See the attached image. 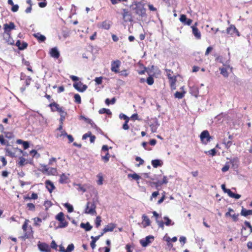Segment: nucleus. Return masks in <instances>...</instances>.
Instances as JSON below:
<instances>
[{"label": "nucleus", "mask_w": 252, "mask_h": 252, "mask_svg": "<svg viewBox=\"0 0 252 252\" xmlns=\"http://www.w3.org/2000/svg\"><path fill=\"white\" fill-rule=\"evenodd\" d=\"M84 212L85 214H90L92 216L96 214V205L94 200L87 202Z\"/></svg>", "instance_id": "1"}, {"label": "nucleus", "mask_w": 252, "mask_h": 252, "mask_svg": "<svg viewBox=\"0 0 252 252\" xmlns=\"http://www.w3.org/2000/svg\"><path fill=\"white\" fill-rule=\"evenodd\" d=\"M133 5H135L133 9L136 14L141 16L142 17L146 16V10L144 7L143 4L141 2L134 1Z\"/></svg>", "instance_id": "2"}, {"label": "nucleus", "mask_w": 252, "mask_h": 252, "mask_svg": "<svg viewBox=\"0 0 252 252\" xmlns=\"http://www.w3.org/2000/svg\"><path fill=\"white\" fill-rule=\"evenodd\" d=\"M56 219L60 221L58 228H64L68 225V222L65 220L63 212L59 213L56 217Z\"/></svg>", "instance_id": "3"}, {"label": "nucleus", "mask_w": 252, "mask_h": 252, "mask_svg": "<svg viewBox=\"0 0 252 252\" xmlns=\"http://www.w3.org/2000/svg\"><path fill=\"white\" fill-rule=\"evenodd\" d=\"M29 221L28 220H26L23 226H22V229L25 232L24 235L23 236V238L24 239H28V238H30L31 236H32V230L31 227H30V229L31 230V232H29V231L27 232Z\"/></svg>", "instance_id": "4"}, {"label": "nucleus", "mask_w": 252, "mask_h": 252, "mask_svg": "<svg viewBox=\"0 0 252 252\" xmlns=\"http://www.w3.org/2000/svg\"><path fill=\"white\" fill-rule=\"evenodd\" d=\"M200 138L202 142L205 144L210 141L211 139V137L210 136L209 132L206 130L203 131L201 133Z\"/></svg>", "instance_id": "5"}, {"label": "nucleus", "mask_w": 252, "mask_h": 252, "mask_svg": "<svg viewBox=\"0 0 252 252\" xmlns=\"http://www.w3.org/2000/svg\"><path fill=\"white\" fill-rule=\"evenodd\" d=\"M154 240V237L152 235L146 236L145 238L140 240V243L143 247H146L151 244Z\"/></svg>", "instance_id": "6"}, {"label": "nucleus", "mask_w": 252, "mask_h": 252, "mask_svg": "<svg viewBox=\"0 0 252 252\" xmlns=\"http://www.w3.org/2000/svg\"><path fill=\"white\" fill-rule=\"evenodd\" d=\"M74 88L80 92H85L88 86L86 85H84L81 82L79 81L78 82H75L73 85Z\"/></svg>", "instance_id": "7"}, {"label": "nucleus", "mask_w": 252, "mask_h": 252, "mask_svg": "<svg viewBox=\"0 0 252 252\" xmlns=\"http://www.w3.org/2000/svg\"><path fill=\"white\" fill-rule=\"evenodd\" d=\"M121 64V62L118 60L112 61L111 63V71L116 73L119 72V68Z\"/></svg>", "instance_id": "8"}, {"label": "nucleus", "mask_w": 252, "mask_h": 252, "mask_svg": "<svg viewBox=\"0 0 252 252\" xmlns=\"http://www.w3.org/2000/svg\"><path fill=\"white\" fill-rule=\"evenodd\" d=\"M226 32L227 34H230L231 36H233L234 33H236L238 36H240V32H238L236 27L234 25H231L226 29Z\"/></svg>", "instance_id": "9"}, {"label": "nucleus", "mask_w": 252, "mask_h": 252, "mask_svg": "<svg viewBox=\"0 0 252 252\" xmlns=\"http://www.w3.org/2000/svg\"><path fill=\"white\" fill-rule=\"evenodd\" d=\"M38 248L41 252H50L51 249L49 245L46 243H41L39 242L38 245Z\"/></svg>", "instance_id": "10"}, {"label": "nucleus", "mask_w": 252, "mask_h": 252, "mask_svg": "<svg viewBox=\"0 0 252 252\" xmlns=\"http://www.w3.org/2000/svg\"><path fill=\"white\" fill-rule=\"evenodd\" d=\"M111 22L108 20H105L103 22L98 24L97 27L99 28H101L104 30H108L110 29L111 26Z\"/></svg>", "instance_id": "11"}, {"label": "nucleus", "mask_w": 252, "mask_h": 252, "mask_svg": "<svg viewBox=\"0 0 252 252\" xmlns=\"http://www.w3.org/2000/svg\"><path fill=\"white\" fill-rule=\"evenodd\" d=\"M123 17L125 22H131L132 21L131 14L126 9H123Z\"/></svg>", "instance_id": "12"}, {"label": "nucleus", "mask_w": 252, "mask_h": 252, "mask_svg": "<svg viewBox=\"0 0 252 252\" xmlns=\"http://www.w3.org/2000/svg\"><path fill=\"white\" fill-rule=\"evenodd\" d=\"M15 28V26L13 22H10L9 24H5L3 25L4 33H10V31Z\"/></svg>", "instance_id": "13"}, {"label": "nucleus", "mask_w": 252, "mask_h": 252, "mask_svg": "<svg viewBox=\"0 0 252 252\" xmlns=\"http://www.w3.org/2000/svg\"><path fill=\"white\" fill-rule=\"evenodd\" d=\"M197 23H195L194 25L191 27L192 29V34L197 39H200L201 37V32L199 30L196 28Z\"/></svg>", "instance_id": "14"}, {"label": "nucleus", "mask_w": 252, "mask_h": 252, "mask_svg": "<svg viewBox=\"0 0 252 252\" xmlns=\"http://www.w3.org/2000/svg\"><path fill=\"white\" fill-rule=\"evenodd\" d=\"M3 37L5 42L9 45H13L14 43V40L11 36L10 33H3Z\"/></svg>", "instance_id": "15"}, {"label": "nucleus", "mask_w": 252, "mask_h": 252, "mask_svg": "<svg viewBox=\"0 0 252 252\" xmlns=\"http://www.w3.org/2000/svg\"><path fill=\"white\" fill-rule=\"evenodd\" d=\"M59 251L61 252H71L74 250V246L73 244H70L68 245L66 250H65L64 247L61 245L59 246Z\"/></svg>", "instance_id": "16"}, {"label": "nucleus", "mask_w": 252, "mask_h": 252, "mask_svg": "<svg viewBox=\"0 0 252 252\" xmlns=\"http://www.w3.org/2000/svg\"><path fill=\"white\" fill-rule=\"evenodd\" d=\"M180 21L184 25L189 26L192 22V20L190 19H188L186 15L182 14L180 17Z\"/></svg>", "instance_id": "17"}, {"label": "nucleus", "mask_w": 252, "mask_h": 252, "mask_svg": "<svg viewBox=\"0 0 252 252\" xmlns=\"http://www.w3.org/2000/svg\"><path fill=\"white\" fill-rule=\"evenodd\" d=\"M153 214L154 216L156 217V222L158 224L159 227L163 229H164V222L162 220H158V217L159 216L158 213L156 211H153Z\"/></svg>", "instance_id": "18"}, {"label": "nucleus", "mask_w": 252, "mask_h": 252, "mask_svg": "<svg viewBox=\"0 0 252 252\" xmlns=\"http://www.w3.org/2000/svg\"><path fill=\"white\" fill-rule=\"evenodd\" d=\"M50 55L52 57H53L55 59H58L60 57V52L58 51L57 48L54 47L51 49L50 50Z\"/></svg>", "instance_id": "19"}, {"label": "nucleus", "mask_w": 252, "mask_h": 252, "mask_svg": "<svg viewBox=\"0 0 252 252\" xmlns=\"http://www.w3.org/2000/svg\"><path fill=\"white\" fill-rule=\"evenodd\" d=\"M189 92L192 95L197 97L199 94L198 88L196 86H192L189 87Z\"/></svg>", "instance_id": "20"}, {"label": "nucleus", "mask_w": 252, "mask_h": 252, "mask_svg": "<svg viewBox=\"0 0 252 252\" xmlns=\"http://www.w3.org/2000/svg\"><path fill=\"white\" fill-rule=\"evenodd\" d=\"M116 227V225L114 223H111L106 225L103 228V233H106L109 231H113Z\"/></svg>", "instance_id": "21"}, {"label": "nucleus", "mask_w": 252, "mask_h": 252, "mask_svg": "<svg viewBox=\"0 0 252 252\" xmlns=\"http://www.w3.org/2000/svg\"><path fill=\"white\" fill-rule=\"evenodd\" d=\"M66 136L67 137L69 143L72 142L74 140V139H73V137H72V136L71 135H68L65 131H62L61 134H57V138L61 137L62 136Z\"/></svg>", "instance_id": "22"}, {"label": "nucleus", "mask_w": 252, "mask_h": 252, "mask_svg": "<svg viewBox=\"0 0 252 252\" xmlns=\"http://www.w3.org/2000/svg\"><path fill=\"white\" fill-rule=\"evenodd\" d=\"M142 218L143 219L142 224L144 227L150 226L151 224V221L149 218L145 215H143Z\"/></svg>", "instance_id": "23"}, {"label": "nucleus", "mask_w": 252, "mask_h": 252, "mask_svg": "<svg viewBox=\"0 0 252 252\" xmlns=\"http://www.w3.org/2000/svg\"><path fill=\"white\" fill-rule=\"evenodd\" d=\"M33 36L37 38L39 42H44L46 39V37L44 35H42L40 32L34 33L33 34Z\"/></svg>", "instance_id": "24"}, {"label": "nucleus", "mask_w": 252, "mask_h": 252, "mask_svg": "<svg viewBox=\"0 0 252 252\" xmlns=\"http://www.w3.org/2000/svg\"><path fill=\"white\" fill-rule=\"evenodd\" d=\"M21 80L24 81V84L25 86L28 87L29 86L31 82L32 78L30 76H27L26 75H21Z\"/></svg>", "instance_id": "25"}, {"label": "nucleus", "mask_w": 252, "mask_h": 252, "mask_svg": "<svg viewBox=\"0 0 252 252\" xmlns=\"http://www.w3.org/2000/svg\"><path fill=\"white\" fill-rule=\"evenodd\" d=\"M45 185H46V188L48 189V190H49V191L50 192H52V191L55 189V186H54L53 183L49 180H47L45 182Z\"/></svg>", "instance_id": "26"}, {"label": "nucleus", "mask_w": 252, "mask_h": 252, "mask_svg": "<svg viewBox=\"0 0 252 252\" xmlns=\"http://www.w3.org/2000/svg\"><path fill=\"white\" fill-rule=\"evenodd\" d=\"M51 110H62V108L57 103L53 102L49 105Z\"/></svg>", "instance_id": "27"}, {"label": "nucleus", "mask_w": 252, "mask_h": 252, "mask_svg": "<svg viewBox=\"0 0 252 252\" xmlns=\"http://www.w3.org/2000/svg\"><path fill=\"white\" fill-rule=\"evenodd\" d=\"M151 163L154 168H157L158 166H161L163 162L159 159H154L152 160Z\"/></svg>", "instance_id": "28"}, {"label": "nucleus", "mask_w": 252, "mask_h": 252, "mask_svg": "<svg viewBox=\"0 0 252 252\" xmlns=\"http://www.w3.org/2000/svg\"><path fill=\"white\" fill-rule=\"evenodd\" d=\"M241 215L245 217H247L249 215H252V210H247L242 207Z\"/></svg>", "instance_id": "29"}, {"label": "nucleus", "mask_w": 252, "mask_h": 252, "mask_svg": "<svg viewBox=\"0 0 252 252\" xmlns=\"http://www.w3.org/2000/svg\"><path fill=\"white\" fill-rule=\"evenodd\" d=\"M91 238L92 239V241L90 243V245L91 248L93 249H94L96 246L95 243L99 239V236L94 237L92 236L91 237Z\"/></svg>", "instance_id": "30"}, {"label": "nucleus", "mask_w": 252, "mask_h": 252, "mask_svg": "<svg viewBox=\"0 0 252 252\" xmlns=\"http://www.w3.org/2000/svg\"><path fill=\"white\" fill-rule=\"evenodd\" d=\"M80 227L84 228L86 231H89L92 228V226L88 222L86 223H81L80 224Z\"/></svg>", "instance_id": "31"}, {"label": "nucleus", "mask_w": 252, "mask_h": 252, "mask_svg": "<svg viewBox=\"0 0 252 252\" xmlns=\"http://www.w3.org/2000/svg\"><path fill=\"white\" fill-rule=\"evenodd\" d=\"M159 125L158 123V122L156 121L154 123L151 124L150 125L151 130L152 132H156L157 128L158 126Z\"/></svg>", "instance_id": "32"}, {"label": "nucleus", "mask_w": 252, "mask_h": 252, "mask_svg": "<svg viewBox=\"0 0 252 252\" xmlns=\"http://www.w3.org/2000/svg\"><path fill=\"white\" fill-rule=\"evenodd\" d=\"M68 178L65 174L63 173L60 176L59 182L61 184L66 183Z\"/></svg>", "instance_id": "33"}, {"label": "nucleus", "mask_w": 252, "mask_h": 252, "mask_svg": "<svg viewBox=\"0 0 252 252\" xmlns=\"http://www.w3.org/2000/svg\"><path fill=\"white\" fill-rule=\"evenodd\" d=\"M222 143L224 145L225 148L228 149L232 144V141L224 138Z\"/></svg>", "instance_id": "34"}, {"label": "nucleus", "mask_w": 252, "mask_h": 252, "mask_svg": "<svg viewBox=\"0 0 252 252\" xmlns=\"http://www.w3.org/2000/svg\"><path fill=\"white\" fill-rule=\"evenodd\" d=\"M163 219L165 220L164 224H165L166 226L173 225L174 224L168 217H164Z\"/></svg>", "instance_id": "35"}, {"label": "nucleus", "mask_w": 252, "mask_h": 252, "mask_svg": "<svg viewBox=\"0 0 252 252\" xmlns=\"http://www.w3.org/2000/svg\"><path fill=\"white\" fill-rule=\"evenodd\" d=\"M127 177L128 178H131L136 181H138L140 179V176L135 173L133 174H128L127 175Z\"/></svg>", "instance_id": "36"}, {"label": "nucleus", "mask_w": 252, "mask_h": 252, "mask_svg": "<svg viewBox=\"0 0 252 252\" xmlns=\"http://www.w3.org/2000/svg\"><path fill=\"white\" fill-rule=\"evenodd\" d=\"M63 206L67 209L68 212L71 213L73 211V207L72 205L68 203H65Z\"/></svg>", "instance_id": "37"}, {"label": "nucleus", "mask_w": 252, "mask_h": 252, "mask_svg": "<svg viewBox=\"0 0 252 252\" xmlns=\"http://www.w3.org/2000/svg\"><path fill=\"white\" fill-rule=\"evenodd\" d=\"M60 115L61 116V118L60 119V125H63V121L65 119V116L66 113L65 111H60Z\"/></svg>", "instance_id": "38"}, {"label": "nucleus", "mask_w": 252, "mask_h": 252, "mask_svg": "<svg viewBox=\"0 0 252 252\" xmlns=\"http://www.w3.org/2000/svg\"><path fill=\"white\" fill-rule=\"evenodd\" d=\"M220 74L224 77H227L228 76V73L227 71L226 67L220 68Z\"/></svg>", "instance_id": "39"}, {"label": "nucleus", "mask_w": 252, "mask_h": 252, "mask_svg": "<svg viewBox=\"0 0 252 252\" xmlns=\"http://www.w3.org/2000/svg\"><path fill=\"white\" fill-rule=\"evenodd\" d=\"M74 101L75 102H76L77 103H81V96L79 94H75L74 95Z\"/></svg>", "instance_id": "40"}, {"label": "nucleus", "mask_w": 252, "mask_h": 252, "mask_svg": "<svg viewBox=\"0 0 252 252\" xmlns=\"http://www.w3.org/2000/svg\"><path fill=\"white\" fill-rule=\"evenodd\" d=\"M98 180V181H97V183L98 185H101L103 184V176H102L101 174H99L97 175V176Z\"/></svg>", "instance_id": "41"}, {"label": "nucleus", "mask_w": 252, "mask_h": 252, "mask_svg": "<svg viewBox=\"0 0 252 252\" xmlns=\"http://www.w3.org/2000/svg\"><path fill=\"white\" fill-rule=\"evenodd\" d=\"M116 101V98L115 97L112 98L111 100L109 98H107L105 100V103L107 105L113 104Z\"/></svg>", "instance_id": "42"}, {"label": "nucleus", "mask_w": 252, "mask_h": 252, "mask_svg": "<svg viewBox=\"0 0 252 252\" xmlns=\"http://www.w3.org/2000/svg\"><path fill=\"white\" fill-rule=\"evenodd\" d=\"M101 222V217L100 216H97L95 219V226L98 228L100 225Z\"/></svg>", "instance_id": "43"}, {"label": "nucleus", "mask_w": 252, "mask_h": 252, "mask_svg": "<svg viewBox=\"0 0 252 252\" xmlns=\"http://www.w3.org/2000/svg\"><path fill=\"white\" fill-rule=\"evenodd\" d=\"M109 158L110 156L108 152H106L105 156H101V158L105 162H107L109 161Z\"/></svg>", "instance_id": "44"}, {"label": "nucleus", "mask_w": 252, "mask_h": 252, "mask_svg": "<svg viewBox=\"0 0 252 252\" xmlns=\"http://www.w3.org/2000/svg\"><path fill=\"white\" fill-rule=\"evenodd\" d=\"M229 193L230 194H229V196H230V197L234 198L237 199H239L241 197V195L240 194H235L232 192V191H229Z\"/></svg>", "instance_id": "45"}, {"label": "nucleus", "mask_w": 252, "mask_h": 252, "mask_svg": "<svg viewBox=\"0 0 252 252\" xmlns=\"http://www.w3.org/2000/svg\"><path fill=\"white\" fill-rule=\"evenodd\" d=\"M27 208L30 211H34L35 207V205L33 203H29L27 204Z\"/></svg>", "instance_id": "46"}, {"label": "nucleus", "mask_w": 252, "mask_h": 252, "mask_svg": "<svg viewBox=\"0 0 252 252\" xmlns=\"http://www.w3.org/2000/svg\"><path fill=\"white\" fill-rule=\"evenodd\" d=\"M5 151L7 156L12 158L14 157L15 156V154L12 152L8 148H5Z\"/></svg>", "instance_id": "47"}, {"label": "nucleus", "mask_w": 252, "mask_h": 252, "mask_svg": "<svg viewBox=\"0 0 252 252\" xmlns=\"http://www.w3.org/2000/svg\"><path fill=\"white\" fill-rule=\"evenodd\" d=\"M146 82H147V84L149 85H153L154 82V80L153 77L151 76H149L147 79Z\"/></svg>", "instance_id": "48"}, {"label": "nucleus", "mask_w": 252, "mask_h": 252, "mask_svg": "<svg viewBox=\"0 0 252 252\" xmlns=\"http://www.w3.org/2000/svg\"><path fill=\"white\" fill-rule=\"evenodd\" d=\"M169 78L171 80L170 85L171 87H173L175 85V82L176 81V78L174 77H171L169 75H168Z\"/></svg>", "instance_id": "49"}, {"label": "nucleus", "mask_w": 252, "mask_h": 252, "mask_svg": "<svg viewBox=\"0 0 252 252\" xmlns=\"http://www.w3.org/2000/svg\"><path fill=\"white\" fill-rule=\"evenodd\" d=\"M230 166L228 162H226L224 166L221 168V171L222 172H225L227 171L229 169Z\"/></svg>", "instance_id": "50"}, {"label": "nucleus", "mask_w": 252, "mask_h": 252, "mask_svg": "<svg viewBox=\"0 0 252 252\" xmlns=\"http://www.w3.org/2000/svg\"><path fill=\"white\" fill-rule=\"evenodd\" d=\"M185 92L182 93L180 92H177L175 94V96L178 98H182L184 96Z\"/></svg>", "instance_id": "51"}, {"label": "nucleus", "mask_w": 252, "mask_h": 252, "mask_svg": "<svg viewBox=\"0 0 252 252\" xmlns=\"http://www.w3.org/2000/svg\"><path fill=\"white\" fill-rule=\"evenodd\" d=\"M135 160L137 161H139V163L136 164L137 166H139L140 165H142L144 163V160L139 157H137L135 158Z\"/></svg>", "instance_id": "52"}, {"label": "nucleus", "mask_w": 252, "mask_h": 252, "mask_svg": "<svg viewBox=\"0 0 252 252\" xmlns=\"http://www.w3.org/2000/svg\"><path fill=\"white\" fill-rule=\"evenodd\" d=\"M221 188L223 190V191L224 192L227 193L228 194V195L229 196V194H230L229 193V191H231V190L230 189H226L225 188V185L224 184L221 185Z\"/></svg>", "instance_id": "53"}, {"label": "nucleus", "mask_w": 252, "mask_h": 252, "mask_svg": "<svg viewBox=\"0 0 252 252\" xmlns=\"http://www.w3.org/2000/svg\"><path fill=\"white\" fill-rule=\"evenodd\" d=\"M42 221V220L39 218H35L34 219V224L36 226H39L40 223Z\"/></svg>", "instance_id": "54"}, {"label": "nucleus", "mask_w": 252, "mask_h": 252, "mask_svg": "<svg viewBox=\"0 0 252 252\" xmlns=\"http://www.w3.org/2000/svg\"><path fill=\"white\" fill-rule=\"evenodd\" d=\"M4 133L5 134V136L8 139H11V138H13L14 136L13 133L11 132H4Z\"/></svg>", "instance_id": "55"}, {"label": "nucleus", "mask_w": 252, "mask_h": 252, "mask_svg": "<svg viewBox=\"0 0 252 252\" xmlns=\"http://www.w3.org/2000/svg\"><path fill=\"white\" fill-rule=\"evenodd\" d=\"M102 77H96L94 81L96 84L100 85L102 83Z\"/></svg>", "instance_id": "56"}, {"label": "nucleus", "mask_w": 252, "mask_h": 252, "mask_svg": "<svg viewBox=\"0 0 252 252\" xmlns=\"http://www.w3.org/2000/svg\"><path fill=\"white\" fill-rule=\"evenodd\" d=\"M119 117L121 119H124L125 120V121L129 120V117H128L127 116H126V115H125L124 114H122V113L120 114Z\"/></svg>", "instance_id": "57"}, {"label": "nucleus", "mask_w": 252, "mask_h": 252, "mask_svg": "<svg viewBox=\"0 0 252 252\" xmlns=\"http://www.w3.org/2000/svg\"><path fill=\"white\" fill-rule=\"evenodd\" d=\"M11 11L13 12H17L19 9V5L18 4H13L12 5Z\"/></svg>", "instance_id": "58"}, {"label": "nucleus", "mask_w": 252, "mask_h": 252, "mask_svg": "<svg viewBox=\"0 0 252 252\" xmlns=\"http://www.w3.org/2000/svg\"><path fill=\"white\" fill-rule=\"evenodd\" d=\"M78 188L77 189L78 190L81 191L82 192H85L86 191V189L84 187L82 186L81 185H77Z\"/></svg>", "instance_id": "59"}, {"label": "nucleus", "mask_w": 252, "mask_h": 252, "mask_svg": "<svg viewBox=\"0 0 252 252\" xmlns=\"http://www.w3.org/2000/svg\"><path fill=\"white\" fill-rule=\"evenodd\" d=\"M25 161H26V160H25V158H24L23 157H21L20 158V161L18 162V164L20 166H22L24 165V163H25Z\"/></svg>", "instance_id": "60"}, {"label": "nucleus", "mask_w": 252, "mask_h": 252, "mask_svg": "<svg viewBox=\"0 0 252 252\" xmlns=\"http://www.w3.org/2000/svg\"><path fill=\"white\" fill-rule=\"evenodd\" d=\"M206 153H208L209 155H211L212 156H214L216 154V151L215 149H212L208 151Z\"/></svg>", "instance_id": "61"}, {"label": "nucleus", "mask_w": 252, "mask_h": 252, "mask_svg": "<svg viewBox=\"0 0 252 252\" xmlns=\"http://www.w3.org/2000/svg\"><path fill=\"white\" fill-rule=\"evenodd\" d=\"M28 46V44L26 42H23L22 44H21L20 47H19V50H22L26 49Z\"/></svg>", "instance_id": "62"}, {"label": "nucleus", "mask_w": 252, "mask_h": 252, "mask_svg": "<svg viewBox=\"0 0 252 252\" xmlns=\"http://www.w3.org/2000/svg\"><path fill=\"white\" fill-rule=\"evenodd\" d=\"M129 121H126L125 123L123 125V128L125 130H128L129 128V126L127 125Z\"/></svg>", "instance_id": "63"}, {"label": "nucleus", "mask_w": 252, "mask_h": 252, "mask_svg": "<svg viewBox=\"0 0 252 252\" xmlns=\"http://www.w3.org/2000/svg\"><path fill=\"white\" fill-rule=\"evenodd\" d=\"M91 134H92V133H91V132H90V131L84 134L82 136V139L83 140L86 139L88 137H90V136L91 135Z\"/></svg>", "instance_id": "64"}]
</instances>
